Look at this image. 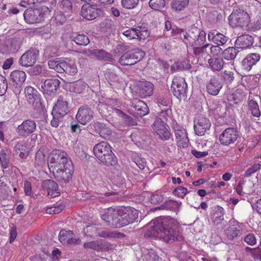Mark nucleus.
Returning <instances> with one entry per match:
<instances>
[{"label": "nucleus", "mask_w": 261, "mask_h": 261, "mask_svg": "<svg viewBox=\"0 0 261 261\" xmlns=\"http://www.w3.org/2000/svg\"><path fill=\"white\" fill-rule=\"evenodd\" d=\"M145 236L149 237H158L164 242L169 243L174 241H181L183 237L170 226L167 219L158 218L152 221Z\"/></svg>", "instance_id": "nucleus-1"}, {"label": "nucleus", "mask_w": 261, "mask_h": 261, "mask_svg": "<svg viewBox=\"0 0 261 261\" xmlns=\"http://www.w3.org/2000/svg\"><path fill=\"white\" fill-rule=\"evenodd\" d=\"M93 152L97 159L107 166H114L117 159L112 151V147L106 141H101L93 147Z\"/></svg>", "instance_id": "nucleus-2"}, {"label": "nucleus", "mask_w": 261, "mask_h": 261, "mask_svg": "<svg viewBox=\"0 0 261 261\" xmlns=\"http://www.w3.org/2000/svg\"><path fill=\"white\" fill-rule=\"evenodd\" d=\"M123 210H115L109 209L104 214L101 215V219L105 221L107 225L115 228H120L125 226Z\"/></svg>", "instance_id": "nucleus-3"}, {"label": "nucleus", "mask_w": 261, "mask_h": 261, "mask_svg": "<svg viewBox=\"0 0 261 261\" xmlns=\"http://www.w3.org/2000/svg\"><path fill=\"white\" fill-rule=\"evenodd\" d=\"M249 14L241 9L234 10L228 17L229 24L233 27H247L250 21Z\"/></svg>", "instance_id": "nucleus-4"}, {"label": "nucleus", "mask_w": 261, "mask_h": 261, "mask_svg": "<svg viewBox=\"0 0 261 261\" xmlns=\"http://www.w3.org/2000/svg\"><path fill=\"white\" fill-rule=\"evenodd\" d=\"M184 38L188 40L191 46H200L206 40V33L197 27H192L185 35Z\"/></svg>", "instance_id": "nucleus-5"}, {"label": "nucleus", "mask_w": 261, "mask_h": 261, "mask_svg": "<svg viewBox=\"0 0 261 261\" xmlns=\"http://www.w3.org/2000/svg\"><path fill=\"white\" fill-rule=\"evenodd\" d=\"M67 154L60 149L53 150L51 153L49 159V165L50 167L54 168V169L63 167V166L66 167L71 161L68 160L67 158Z\"/></svg>", "instance_id": "nucleus-6"}, {"label": "nucleus", "mask_w": 261, "mask_h": 261, "mask_svg": "<svg viewBox=\"0 0 261 261\" xmlns=\"http://www.w3.org/2000/svg\"><path fill=\"white\" fill-rule=\"evenodd\" d=\"M144 55V52L138 49L129 50L120 58L119 62L123 66L133 65L142 60Z\"/></svg>", "instance_id": "nucleus-7"}, {"label": "nucleus", "mask_w": 261, "mask_h": 261, "mask_svg": "<svg viewBox=\"0 0 261 261\" xmlns=\"http://www.w3.org/2000/svg\"><path fill=\"white\" fill-rule=\"evenodd\" d=\"M187 84L184 79L181 77L173 79L171 90L178 99L181 100L187 97Z\"/></svg>", "instance_id": "nucleus-8"}, {"label": "nucleus", "mask_w": 261, "mask_h": 261, "mask_svg": "<svg viewBox=\"0 0 261 261\" xmlns=\"http://www.w3.org/2000/svg\"><path fill=\"white\" fill-rule=\"evenodd\" d=\"M74 171V168L72 162L67 164V166H63V167L53 170L55 177L59 181L63 183L68 182L71 178Z\"/></svg>", "instance_id": "nucleus-9"}, {"label": "nucleus", "mask_w": 261, "mask_h": 261, "mask_svg": "<svg viewBox=\"0 0 261 261\" xmlns=\"http://www.w3.org/2000/svg\"><path fill=\"white\" fill-rule=\"evenodd\" d=\"M153 130L159 138L163 141L168 140L170 137L169 127L165 124L161 118H156L152 125Z\"/></svg>", "instance_id": "nucleus-10"}, {"label": "nucleus", "mask_w": 261, "mask_h": 261, "mask_svg": "<svg viewBox=\"0 0 261 261\" xmlns=\"http://www.w3.org/2000/svg\"><path fill=\"white\" fill-rule=\"evenodd\" d=\"M39 54V51L38 49L31 48L21 56L18 63L20 65L25 67L32 66L38 60Z\"/></svg>", "instance_id": "nucleus-11"}, {"label": "nucleus", "mask_w": 261, "mask_h": 261, "mask_svg": "<svg viewBox=\"0 0 261 261\" xmlns=\"http://www.w3.org/2000/svg\"><path fill=\"white\" fill-rule=\"evenodd\" d=\"M36 128L37 125L34 120L27 119L18 125L16 129V132L20 137H27L34 133Z\"/></svg>", "instance_id": "nucleus-12"}, {"label": "nucleus", "mask_w": 261, "mask_h": 261, "mask_svg": "<svg viewBox=\"0 0 261 261\" xmlns=\"http://www.w3.org/2000/svg\"><path fill=\"white\" fill-rule=\"evenodd\" d=\"M101 13V9L96 5H91L86 3L81 8V14L82 16L88 20H94L98 17Z\"/></svg>", "instance_id": "nucleus-13"}, {"label": "nucleus", "mask_w": 261, "mask_h": 261, "mask_svg": "<svg viewBox=\"0 0 261 261\" xmlns=\"http://www.w3.org/2000/svg\"><path fill=\"white\" fill-rule=\"evenodd\" d=\"M23 15L25 21L28 23L40 22L44 18V13L41 9H27Z\"/></svg>", "instance_id": "nucleus-14"}, {"label": "nucleus", "mask_w": 261, "mask_h": 261, "mask_svg": "<svg viewBox=\"0 0 261 261\" xmlns=\"http://www.w3.org/2000/svg\"><path fill=\"white\" fill-rule=\"evenodd\" d=\"M238 133L234 128L225 129L219 136L220 143L226 146L233 144L237 140Z\"/></svg>", "instance_id": "nucleus-15"}, {"label": "nucleus", "mask_w": 261, "mask_h": 261, "mask_svg": "<svg viewBox=\"0 0 261 261\" xmlns=\"http://www.w3.org/2000/svg\"><path fill=\"white\" fill-rule=\"evenodd\" d=\"M211 126V123L208 119L199 116L194 120V130L198 136H203L207 130Z\"/></svg>", "instance_id": "nucleus-16"}, {"label": "nucleus", "mask_w": 261, "mask_h": 261, "mask_svg": "<svg viewBox=\"0 0 261 261\" xmlns=\"http://www.w3.org/2000/svg\"><path fill=\"white\" fill-rule=\"evenodd\" d=\"M75 118L79 123L85 125L93 118V112L87 107H81L79 108Z\"/></svg>", "instance_id": "nucleus-17"}, {"label": "nucleus", "mask_w": 261, "mask_h": 261, "mask_svg": "<svg viewBox=\"0 0 261 261\" xmlns=\"http://www.w3.org/2000/svg\"><path fill=\"white\" fill-rule=\"evenodd\" d=\"M59 239L62 244L77 245L81 242V240L76 238L72 231L61 230L59 234Z\"/></svg>", "instance_id": "nucleus-18"}, {"label": "nucleus", "mask_w": 261, "mask_h": 261, "mask_svg": "<svg viewBox=\"0 0 261 261\" xmlns=\"http://www.w3.org/2000/svg\"><path fill=\"white\" fill-rule=\"evenodd\" d=\"M68 101L63 97H59L57 103L54 107L51 114L55 116H64L69 112Z\"/></svg>", "instance_id": "nucleus-19"}, {"label": "nucleus", "mask_w": 261, "mask_h": 261, "mask_svg": "<svg viewBox=\"0 0 261 261\" xmlns=\"http://www.w3.org/2000/svg\"><path fill=\"white\" fill-rule=\"evenodd\" d=\"M141 28H131L129 29L124 31L122 34L129 39H138L139 40L144 39L146 36H148L149 33L147 30L142 31Z\"/></svg>", "instance_id": "nucleus-20"}, {"label": "nucleus", "mask_w": 261, "mask_h": 261, "mask_svg": "<svg viewBox=\"0 0 261 261\" xmlns=\"http://www.w3.org/2000/svg\"><path fill=\"white\" fill-rule=\"evenodd\" d=\"M60 85V81L57 79L46 80L41 88L43 92L49 95L55 94Z\"/></svg>", "instance_id": "nucleus-21"}, {"label": "nucleus", "mask_w": 261, "mask_h": 261, "mask_svg": "<svg viewBox=\"0 0 261 261\" xmlns=\"http://www.w3.org/2000/svg\"><path fill=\"white\" fill-rule=\"evenodd\" d=\"M130 106L135 109L134 113L139 117H142L149 112V109L147 105L142 100L137 98L132 100Z\"/></svg>", "instance_id": "nucleus-22"}, {"label": "nucleus", "mask_w": 261, "mask_h": 261, "mask_svg": "<svg viewBox=\"0 0 261 261\" xmlns=\"http://www.w3.org/2000/svg\"><path fill=\"white\" fill-rule=\"evenodd\" d=\"M154 85L148 81H141L138 84V93L141 97L145 98L153 94Z\"/></svg>", "instance_id": "nucleus-23"}, {"label": "nucleus", "mask_w": 261, "mask_h": 261, "mask_svg": "<svg viewBox=\"0 0 261 261\" xmlns=\"http://www.w3.org/2000/svg\"><path fill=\"white\" fill-rule=\"evenodd\" d=\"M260 58V56L259 54L251 53L248 54L242 62L243 69L247 71H250L252 66L259 61Z\"/></svg>", "instance_id": "nucleus-24"}, {"label": "nucleus", "mask_w": 261, "mask_h": 261, "mask_svg": "<svg viewBox=\"0 0 261 261\" xmlns=\"http://www.w3.org/2000/svg\"><path fill=\"white\" fill-rule=\"evenodd\" d=\"M222 88V83L220 82L219 79L215 76L211 78L206 85L207 92L214 96L217 95Z\"/></svg>", "instance_id": "nucleus-25"}, {"label": "nucleus", "mask_w": 261, "mask_h": 261, "mask_svg": "<svg viewBox=\"0 0 261 261\" xmlns=\"http://www.w3.org/2000/svg\"><path fill=\"white\" fill-rule=\"evenodd\" d=\"M254 42L253 37L244 34L238 37L235 42V46L238 48H246L251 46Z\"/></svg>", "instance_id": "nucleus-26"}, {"label": "nucleus", "mask_w": 261, "mask_h": 261, "mask_svg": "<svg viewBox=\"0 0 261 261\" xmlns=\"http://www.w3.org/2000/svg\"><path fill=\"white\" fill-rule=\"evenodd\" d=\"M10 77L13 82L15 83L18 87H16V93L20 92V86L24 82L26 79V73L22 70H16L10 74Z\"/></svg>", "instance_id": "nucleus-27"}, {"label": "nucleus", "mask_w": 261, "mask_h": 261, "mask_svg": "<svg viewBox=\"0 0 261 261\" xmlns=\"http://www.w3.org/2000/svg\"><path fill=\"white\" fill-rule=\"evenodd\" d=\"M123 217L125 226L133 223L137 219L138 216V211L134 209L129 208L123 211Z\"/></svg>", "instance_id": "nucleus-28"}, {"label": "nucleus", "mask_w": 261, "mask_h": 261, "mask_svg": "<svg viewBox=\"0 0 261 261\" xmlns=\"http://www.w3.org/2000/svg\"><path fill=\"white\" fill-rule=\"evenodd\" d=\"M207 37L209 41H212L215 44L218 45L224 44L228 40V38L226 36L220 33L215 34L213 32H210L208 33Z\"/></svg>", "instance_id": "nucleus-29"}, {"label": "nucleus", "mask_w": 261, "mask_h": 261, "mask_svg": "<svg viewBox=\"0 0 261 261\" xmlns=\"http://www.w3.org/2000/svg\"><path fill=\"white\" fill-rule=\"evenodd\" d=\"M24 93L28 101L30 103H33L39 100L38 91L31 86H28L25 88Z\"/></svg>", "instance_id": "nucleus-30"}, {"label": "nucleus", "mask_w": 261, "mask_h": 261, "mask_svg": "<svg viewBox=\"0 0 261 261\" xmlns=\"http://www.w3.org/2000/svg\"><path fill=\"white\" fill-rule=\"evenodd\" d=\"M95 58L99 61L114 62L115 60L112 55L103 49H96Z\"/></svg>", "instance_id": "nucleus-31"}, {"label": "nucleus", "mask_w": 261, "mask_h": 261, "mask_svg": "<svg viewBox=\"0 0 261 261\" xmlns=\"http://www.w3.org/2000/svg\"><path fill=\"white\" fill-rule=\"evenodd\" d=\"M189 4V0H172L170 6L173 11L180 12L185 10Z\"/></svg>", "instance_id": "nucleus-32"}, {"label": "nucleus", "mask_w": 261, "mask_h": 261, "mask_svg": "<svg viewBox=\"0 0 261 261\" xmlns=\"http://www.w3.org/2000/svg\"><path fill=\"white\" fill-rule=\"evenodd\" d=\"M208 63L211 68L215 71H220L224 64L222 58H211L208 60Z\"/></svg>", "instance_id": "nucleus-33"}, {"label": "nucleus", "mask_w": 261, "mask_h": 261, "mask_svg": "<svg viewBox=\"0 0 261 261\" xmlns=\"http://www.w3.org/2000/svg\"><path fill=\"white\" fill-rule=\"evenodd\" d=\"M96 109L102 116L105 117H109L111 116L112 107L107 104L98 101Z\"/></svg>", "instance_id": "nucleus-34"}, {"label": "nucleus", "mask_w": 261, "mask_h": 261, "mask_svg": "<svg viewBox=\"0 0 261 261\" xmlns=\"http://www.w3.org/2000/svg\"><path fill=\"white\" fill-rule=\"evenodd\" d=\"M11 159L10 150L5 149L0 151V162L2 167L6 169L9 167Z\"/></svg>", "instance_id": "nucleus-35"}, {"label": "nucleus", "mask_w": 261, "mask_h": 261, "mask_svg": "<svg viewBox=\"0 0 261 261\" xmlns=\"http://www.w3.org/2000/svg\"><path fill=\"white\" fill-rule=\"evenodd\" d=\"M63 72H65L70 75H73L77 72V68L74 62L72 60H69L68 62L63 61Z\"/></svg>", "instance_id": "nucleus-36"}, {"label": "nucleus", "mask_w": 261, "mask_h": 261, "mask_svg": "<svg viewBox=\"0 0 261 261\" xmlns=\"http://www.w3.org/2000/svg\"><path fill=\"white\" fill-rule=\"evenodd\" d=\"M87 87L88 85L82 81L73 82L70 85V91L76 93H83Z\"/></svg>", "instance_id": "nucleus-37"}, {"label": "nucleus", "mask_w": 261, "mask_h": 261, "mask_svg": "<svg viewBox=\"0 0 261 261\" xmlns=\"http://www.w3.org/2000/svg\"><path fill=\"white\" fill-rule=\"evenodd\" d=\"M59 8L63 12L67 15L72 13L73 6L72 2L69 0H62L59 2Z\"/></svg>", "instance_id": "nucleus-38"}, {"label": "nucleus", "mask_w": 261, "mask_h": 261, "mask_svg": "<svg viewBox=\"0 0 261 261\" xmlns=\"http://www.w3.org/2000/svg\"><path fill=\"white\" fill-rule=\"evenodd\" d=\"M238 53L239 50L235 47H229L223 51V57L227 61L233 60L236 58Z\"/></svg>", "instance_id": "nucleus-39"}, {"label": "nucleus", "mask_w": 261, "mask_h": 261, "mask_svg": "<svg viewBox=\"0 0 261 261\" xmlns=\"http://www.w3.org/2000/svg\"><path fill=\"white\" fill-rule=\"evenodd\" d=\"M84 247L87 249H91L96 251H103L106 249L105 245L98 241H91L86 242L84 244Z\"/></svg>", "instance_id": "nucleus-40"}, {"label": "nucleus", "mask_w": 261, "mask_h": 261, "mask_svg": "<svg viewBox=\"0 0 261 261\" xmlns=\"http://www.w3.org/2000/svg\"><path fill=\"white\" fill-rule=\"evenodd\" d=\"M223 215V208L222 207H218L217 210L212 215L213 222L216 225L220 224L224 220Z\"/></svg>", "instance_id": "nucleus-41"}, {"label": "nucleus", "mask_w": 261, "mask_h": 261, "mask_svg": "<svg viewBox=\"0 0 261 261\" xmlns=\"http://www.w3.org/2000/svg\"><path fill=\"white\" fill-rule=\"evenodd\" d=\"M72 40L77 45L81 46H86L90 43L88 37L84 34H78Z\"/></svg>", "instance_id": "nucleus-42"}, {"label": "nucleus", "mask_w": 261, "mask_h": 261, "mask_svg": "<svg viewBox=\"0 0 261 261\" xmlns=\"http://www.w3.org/2000/svg\"><path fill=\"white\" fill-rule=\"evenodd\" d=\"M71 132L72 133H79V137H83L84 136H89L90 133L88 130L86 128L81 129L80 125L77 123H72L71 124Z\"/></svg>", "instance_id": "nucleus-43"}, {"label": "nucleus", "mask_w": 261, "mask_h": 261, "mask_svg": "<svg viewBox=\"0 0 261 261\" xmlns=\"http://www.w3.org/2000/svg\"><path fill=\"white\" fill-rule=\"evenodd\" d=\"M63 61L62 60H50L48 62V65L50 69H54L59 73H63Z\"/></svg>", "instance_id": "nucleus-44"}, {"label": "nucleus", "mask_w": 261, "mask_h": 261, "mask_svg": "<svg viewBox=\"0 0 261 261\" xmlns=\"http://www.w3.org/2000/svg\"><path fill=\"white\" fill-rule=\"evenodd\" d=\"M14 151L21 159H24L28 155L26 146L20 143H17L15 145Z\"/></svg>", "instance_id": "nucleus-45"}, {"label": "nucleus", "mask_w": 261, "mask_h": 261, "mask_svg": "<svg viewBox=\"0 0 261 261\" xmlns=\"http://www.w3.org/2000/svg\"><path fill=\"white\" fill-rule=\"evenodd\" d=\"M249 109L251 112L252 115L256 117H259L260 116V112L259 109V107L257 103L253 100H251L248 103Z\"/></svg>", "instance_id": "nucleus-46"}, {"label": "nucleus", "mask_w": 261, "mask_h": 261, "mask_svg": "<svg viewBox=\"0 0 261 261\" xmlns=\"http://www.w3.org/2000/svg\"><path fill=\"white\" fill-rule=\"evenodd\" d=\"M175 135L176 139L179 142H181V144L186 143L188 140V137L186 135V131L184 129H175Z\"/></svg>", "instance_id": "nucleus-47"}, {"label": "nucleus", "mask_w": 261, "mask_h": 261, "mask_svg": "<svg viewBox=\"0 0 261 261\" xmlns=\"http://www.w3.org/2000/svg\"><path fill=\"white\" fill-rule=\"evenodd\" d=\"M165 5V0H150L149 7L153 10H160L163 8Z\"/></svg>", "instance_id": "nucleus-48"}, {"label": "nucleus", "mask_w": 261, "mask_h": 261, "mask_svg": "<svg viewBox=\"0 0 261 261\" xmlns=\"http://www.w3.org/2000/svg\"><path fill=\"white\" fill-rule=\"evenodd\" d=\"M240 230L234 225L230 226L225 230V234L230 240H232L238 236Z\"/></svg>", "instance_id": "nucleus-49"}, {"label": "nucleus", "mask_w": 261, "mask_h": 261, "mask_svg": "<svg viewBox=\"0 0 261 261\" xmlns=\"http://www.w3.org/2000/svg\"><path fill=\"white\" fill-rule=\"evenodd\" d=\"M31 67L28 69V73L32 75H38L40 74L43 71V67L41 65H36L35 66H30Z\"/></svg>", "instance_id": "nucleus-50"}, {"label": "nucleus", "mask_w": 261, "mask_h": 261, "mask_svg": "<svg viewBox=\"0 0 261 261\" xmlns=\"http://www.w3.org/2000/svg\"><path fill=\"white\" fill-rule=\"evenodd\" d=\"M43 187L47 189V192L58 189V184L55 181L51 179L45 180L43 182Z\"/></svg>", "instance_id": "nucleus-51"}, {"label": "nucleus", "mask_w": 261, "mask_h": 261, "mask_svg": "<svg viewBox=\"0 0 261 261\" xmlns=\"http://www.w3.org/2000/svg\"><path fill=\"white\" fill-rule=\"evenodd\" d=\"M64 208V204L60 203L57 206L47 207L46 210V212L48 214H56L60 213Z\"/></svg>", "instance_id": "nucleus-52"}, {"label": "nucleus", "mask_w": 261, "mask_h": 261, "mask_svg": "<svg viewBox=\"0 0 261 261\" xmlns=\"http://www.w3.org/2000/svg\"><path fill=\"white\" fill-rule=\"evenodd\" d=\"M139 0H121V4L123 8L125 9H133L138 4Z\"/></svg>", "instance_id": "nucleus-53"}, {"label": "nucleus", "mask_w": 261, "mask_h": 261, "mask_svg": "<svg viewBox=\"0 0 261 261\" xmlns=\"http://www.w3.org/2000/svg\"><path fill=\"white\" fill-rule=\"evenodd\" d=\"M97 236L101 238H118V233H117L114 231L103 230L99 232Z\"/></svg>", "instance_id": "nucleus-54"}, {"label": "nucleus", "mask_w": 261, "mask_h": 261, "mask_svg": "<svg viewBox=\"0 0 261 261\" xmlns=\"http://www.w3.org/2000/svg\"><path fill=\"white\" fill-rule=\"evenodd\" d=\"M8 88V83L6 79L4 76H0V96L4 95Z\"/></svg>", "instance_id": "nucleus-55"}, {"label": "nucleus", "mask_w": 261, "mask_h": 261, "mask_svg": "<svg viewBox=\"0 0 261 261\" xmlns=\"http://www.w3.org/2000/svg\"><path fill=\"white\" fill-rule=\"evenodd\" d=\"M223 79L226 83L230 84L234 80V74L231 71L225 70L223 72Z\"/></svg>", "instance_id": "nucleus-56"}, {"label": "nucleus", "mask_w": 261, "mask_h": 261, "mask_svg": "<svg viewBox=\"0 0 261 261\" xmlns=\"http://www.w3.org/2000/svg\"><path fill=\"white\" fill-rule=\"evenodd\" d=\"M261 168V165L259 164H254L253 166L249 168L245 172L244 175L246 177H249L253 173L258 170Z\"/></svg>", "instance_id": "nucleus-57"}, {"label": "nucleus", "mask_w": 261, "mask_h": 261, "mask_svg": "<svg viewBox=\"0 0 261 261\" xmlns=\"http://www.w3.org/2000/svg\"><path fill=\"white\" fill-rule=\"evenodd\" d=\"M45 156L43 152L38 151L36 154L35 162L38 166H42L44 164Z\"/></svg>", "instance_id": "nucleus-58"}, {"label": "nucleus", "mask_w": 261, "mask_h": 261, "mask_svg": "<svg viewBox=\"0 0 261 261\" xmlns=\"http://www.w3.org/2000/svg\"><path fill=\"white\" fill-rule=\"evenodd\" d=\"M97 227L95 225H90L87 226L84 229V232L86 236H92L97 231Z\"/></svg>", "instance_id": "nucleus-59"}, {"label": "nucleus", "mask_w": 261, "mask_h": 261, "mask_svg": "<svg viewBox=\"0 0 261 261\" xmlns=\"http://www.w3.org/2000/svg\"><path fill=\"white\" fill-rule=\"evenodd\" d=\"M188 190L187 188L179 186L177 187L176 189L173 191V193L178 196V197L183 198L187 193Z\"/></svg>", "instance_id": "nucleus-60"}, {"label": "nucleus", "mask_w": 261, "mask_h": 261, "mask_svg": "<svg viewBox=\"0 0 261 261\" xmlns=\"http://www.w3.org/2000/svg\"><path fill=\"white\" fill-rule=\"evenodd\" d=\"M177 205V202L175 201L169 200L165 202L161 206L162 208L171 210H173Z\"/></svg>", "instance_id": "nucleus-61"}, {"label": "nucleus", "mask_w": 261, "mask_h": 261, "mask_svg": "<svg viewBox=\"0 0 261 261\" xmlns=\"http://www.w3.org/2000/svg\"><path fill=\"white\" fill-rule=\"evenodd\" d=\"M122 118L124 120V122L128 125L133 126L137 124L136 119L133 118L129 115L125 114V115H123Z\"/></svg>", "instance_id": "nucleus-62"}, {"label": "nucleus", "mask_w": 261, "mask_h": 261, "mask_svg": "<svg viewBox=\"0 0 261 261\" xmlns=\"http://www.w3.org/2000/svg\"><path fill=\"white\" fill-rule=\"evenodd\" d=\"M150 200L152 204H158L162 201L163 197L157 194H152L150 196Z\"/></svg>", "instance_id": "nucleus-63"}, {"label": "nucleus", "mask_w": 261, "mask_h": 261, "mask_svg": "<svg viewBox=\"0 0 261 261\" xmlns=\"http://www.w3.org/2000/svg\"><path fill=\"white\" fill-rule=\"evenodd\" d=\"M112 134V130L107 126L102 130H99V135L105 139H108Z\"/></svg>", "instance_id": "nucleus-64"}]
</instances>
